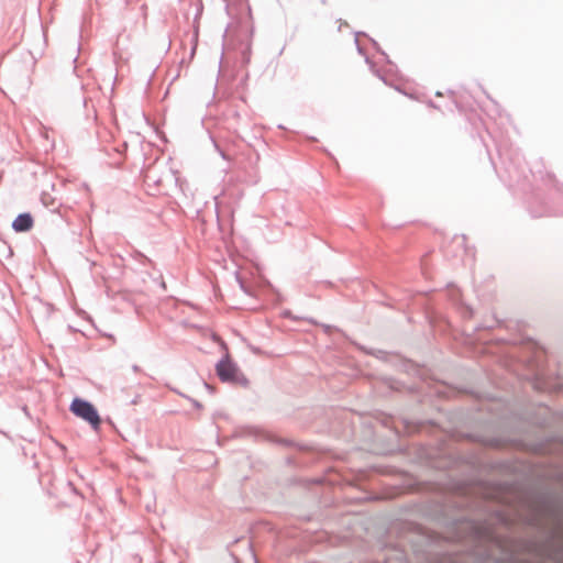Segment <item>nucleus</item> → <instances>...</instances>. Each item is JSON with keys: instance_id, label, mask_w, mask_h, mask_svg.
Wrapping results in <instances>:
<instances>
[{"instance_id": "f257e3e1", "label": "nucleus", "mask_w": 563, "mask_h": 563, "mask_svg": "<svg viewBox=\"0 0 563 563\" xmlns=\"http://www.w3.org/2000/svg\"><path fill=\"white\" fill-rule=\"evenodd\" d=\"M217 375L223 383L247 386L249 379L240 372L238 365L230 361L229 356L221 358L216 365Z\"/></svg>"}, {"instance_id": "f03ea898", "label": "nucleus", "mask_w": 563, "mask_h": 563, "mask_svg": "<svg viewBox=\"0 0 563 563\" xmlns=\"http://www.w3.org/2000/svg\"><path fill=\"white\" fill-rule=\"evenodd\" d=\"M70 411L87 421L95 430L100 426V417L95 406L88 400L75 398L70 404Z\"/></svg>"}, {"instance_id": "7ed1b4c3", "label": "nucleus", "mask_w": 563, "mask_h": 563, "mask_svg": "<svg viewBox=\"0 0 563 563\" xmlns=\"http://www.w3.org/2000/svg\"><path fill=\"white\" fill-rule=\"evenodd\" d=\"M33 227V218L31 213L23 212L18 214V217L12 222V229L15 232H27Z\"/></svg>"}, {"instance_id": "20e7f679", "label": "nucleus", "mask_w": 563, "mask_h": 563, "mask_svg": "<svg viewBox=\"0 0 563 563\" xmlns=\"http://www.w3.org/2000/svg\"><path fill=\"white\" fill-rule=\"evenodd\" d=\"M144 179H145L146 184L161 185V183H162V179L156 177L155 170H153V169L146 172Z\"/></svg>"}, {"instance_id": "39448f33", "label": "nucleus", "mask_w": 563, "mask_h": 563, "mask_svg": "<svg viewBox=\"0 0 563 563\" xmlns=\"http://www.w3.org/2000/svg\"><path fill=\"white\" fill-rule=\"evenodd\" d=\"M180 396L185 397V395L178 393ZM186 398L194 405L195 408L197 409H200L201 408V404L199 401H197L196 399L194 398H190V397H187Z\"/></svg>"}, {"instance_id": "423d86ee", "label": "nucleus", "mask_w": 563, "mask_h": 563, "mask_svg": "<svg viewBox=\"0 0 563 563\" xmlns=\"http://www.w3.org/2000/svg\"><path fill=\"white\" fill-rule=\"evenodd\" d=\"M214 147L216 150L218 151V153L221 155V157L223 159H227V155L224 154V152L218 146V144L214 142Z\"/></svg>"}, {"instance_id": "0eeeda50", "label": "nucleus", "mask_w": 563, "mask_h": 563, "mask_svg": "<svg viewBox=\"0 0 563 563\" xmlns=\"http://www.w3.org/2000/svg\"><path fill=\"white\" fill-rule=\"evenodd\" d=\"M355 44H356V48H357L358 53H360V54H364L363 48H362V47H361V45L358 44V40H357V37L355 38Z\"/></svg>"}, {"instance_id": "6e6552de", "label": "nucleus", "mask_w": 563, "mask_h": 563, "mask_svg": "<svg viewBox=\"0 0 563 563\" xmlns=\"http://www.w3.org/2000/svg\"><path fill=\"white\" fill-rule=\"evenodd\" d=\"M140 398H141V396H140V395H136V396L131 400V404H132V405H136V404L140 401Z\"/></svg>"}, {"instance_id": "1a4fd4ad", "label": "nucleus", "mask_w": 563, "mask_h": 563, "mask_svg": "<svg viewBox=\"0 0 563 563\" xmlns=\"http://www.w3.org/2000/svg\"><path fill=\"white\" fill-rule=\"evenodd\" d=\"M205 386H206V388H207V389H209L210 391H212V387H211L209 384L205 383Z\"/></svg>"}, {"instance_id": "9d476101", "label": "nucleus", "mask_w": 563, "mask_h": 563, "mask_svg": "<svg viewBox=\"0 0 563 563\" xmlns=\"http://www.w3.org/2000/svg\"><path fill=\"white\" fill-rule=\"evenodd\" d=\"M132 368H133L134 372H137L140 369L137 365H133Z\"/></svg>"}]
</instances>
